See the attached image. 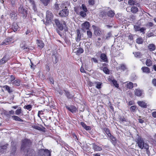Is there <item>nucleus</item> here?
I'll use <instances>...</instances> for the list:
<instances>
[{
  "label": "nucleus",
  "mask_w": 156,
  "mask_h": 156,
  "mask_svg": "<svg viewBox=\"0 0 156 156\" xmlns=\"http://www.w3.org/2000/svg\"><path fill=\"white\" fill-rule=\"evenodd\" d=\"M101 59L104 62H107L108 61V59L106 55L104 53L101 54L100 56Z\"/></svg>",
  "instance_id": "obj_16"
},
{
  "label": "nucleus",
  "mask_w": 156,
  "mask_h": 156,
  "mask_svg": "<svg viewBox=\"0 0 156 156\" xmlns=\"http://www.w3.org/2000/svg\"><path fill=\"white\" fill-rule=\"evenodd\" d=\"M83 50L81 48H77L76 51H75L74 52L76 53L77 54H80L83 53Z\"/></svg>",
  "instance_id": "obj_33"
},
{
  "label": "nucleus",
  "mask_w": 156,
  "mask_h": 156,
  "mask_svg": "<svg viewBox=\"0 0 156 156\" xmlns=\"http://www.w3.org/2000/svg\"><path fill=\"white\" fill-rule=\"evenodd\" d=\"M152 116L154 118H156V112H154L152 113Z\"/></svg>",
  "instance_id": "obj_64"
},
{
  "label": "nucleus",
  "mask_w": 156,
  "mask_h": 156,
  "mask_svg": "<svg viewBox=\"0 0 156 156\" xmlns=\"http://www.w3.org/2000/svg\"><path fill=\"white\" fill-rule=\"evenodd\" d=\"M19 12L21 13L25 14L26 13L27 11L25 9H24L22 6H20L19 8Z\"/></svg>",
  "instance_id": "obj_27"
},
{
  "label": "nucleus",
  "mask_w": 156,
  "mask_h": 156,
  "mask_svg": "<svg viewBox=\"0 0 156 156\" xmlns=\"http://www.w3.org/2000/svg\"><path fill=\"white\" fill-rule=\"evenodd\" d=\"M110 139L112 140V143L115 145L116 143V139L112 135L109 137Z\"/></svg>",
  "instance_id": "obj_32"
},
{
  "label": "nucleus",
  "mask_w": 156,
  "mask_h": 156,
  "mask_svg": "<svg viewBox=\"0 0 156 156\" xmlns=\"http://www.w3.org/2000/svg\"><path fill=\"white\" fill-rule=\"evenodd\" d=\"M106 13L107 16L110 17H113L115 14L114 12L112 10H109L108 11V12H106Z\"/></svg>",
  "instance_id": "obj_17"
},
{
  "label": "nucleus",
  "mask_w": 156,
  "mask_h": 156,
  "mask_svg": "<svg viewBox=\"0 0 156 156\" xmlns=\"http://www.w3.org/2000/svg\"><path fill=\"white\" fill-rule=\"evenodd\" d=\"M53 17V14L51 11H47L46 13V20L47 23H49L52 20Z\"/></svg>",
  "instance_id": "obj_4"
},
{
  "label": "nucleus",
  "mask_w": 156,
  "mask_h": 156,
  "mask_svg": "<svg viewBox=\"0 0 156 156\" xmlns=\"http://www.w3.org/2000/svg\"><path fill=\"white\" fill-rule=\"evenodd\" d=\"M153 64L152 61L150 59H147L146 61V65L147 66H151Z\"/></svg>",
  "instance_id": "obj_25"
},
{
  "label": "nucleus",
  "mask_w": 156,
  "mask_h": 156,
  "mask_svg": "<svg viewBox=\"0 0 156 156\" xmlns=\"http://www.w3.org/2000/svg\"><path fill=\"white\" fill-rule=\"evenodd\" d=\"M30 2V4L32 5H33L34 6V1L33 0H28Z\"/></svg>",
  "instance_id": "obj_62"
},
{
  "label": "nucleus",
  "mask_w": 156,
  "mask_h": 156,
  "mask_svg": "<svg viewBox=\"0 0 156 156\" xmlns=\"http://www.w3.org/2000/svg\"><path fill=\"white\" fill-rule=\"evenodd\" d=\"M11 39L6 38L1 43V45H5L8 44L11 42Z\"/></svg>",
  "instance_id": "obj_20"
},
{
  "label": "nucleus",
  "mask_w": 156,
  "mask_h": 156,
  "mask_svg": "<svg viewBox=\"0 0 156 156\" xmlns=\"http://www.w3.org/2000/svg\"><path fill=\"white\" fill-rule=\"evenodd\" d=\"M128 39H129L131 41L133 40V35L130 34L128 37Z\"/></svg>",
  "instance_id": "obj_58"
},
{
  "label": "nucleus",
  "mask_w": 156,
  "mask_h": 156,
  "mask_svg": "<svg viewBox=\"0 0 156 156\" xmlns=\"http://www.w3.org/2000/svg\"><path fill=\"white\" fill-rule=\"evenodd\" d=\"M82 29L83 30L88 29L90 27V23L86 21L82 23L81 25Z\"/></svg>",
  "instance_id": "obj_10"
},
{
  "label": "nucleus",
  "mask_w": 156,
  "mask_h": 156,
  "mask_svg": "<svg viewBox=\"0 0 156 156\" xmlns=\"http://www.w3.org/2000/svg\"><path fill=\"white\" fill-rule=\"evenodd\" d=\"M38 46L40 48H42L44 46V44L42 41L37 40Z\"/></svg>",
  "instance_id": "obj_22"
},
{
  "label": "nucleus",
  "mask_w": 156,
  "mask_h": 156,
  "mask_svg": "<svg viewBox=\"0 0 156 156\" xmlns=\"http://www.w3.org/2000/svg\"><path fill=\"white\" fill-rule=\"evenodd\" d=\"M148 49L151 51H154L156 49L155 45L153 44H149L148 46Z\"/></svg>",
  "instance_id": "obj_15"
},
{
  "label": "nucleus",
  "mask_w": 156,
  "mask_h": 156,
  "mask_svg": "<svg viewBox=\"0 0 156 156\" xmlns=\"http://www.w3.org/2000/svg\"><path fill=\"white\" fill-rule=\"evenodd\" d=\"M153 25V23L151 22H149L147 24V26L149 27H152Z\"/></svg>",
  "instance_id": "obj_57"
},
{
  "label": "nucleus",
  "mask_w": 156,
  "mask_h": 156,
  "mask_svg": "<svg viewBox=\"0 0 156 156\" xmlns=\"http://www.w3.org/2000/svg\"><path fill=\"white\" fill-rule=\"evenodd\" d=\"M91 61H93L94 63H98V61L97 59L95 58H91Z\"/></svg>",
  "instance_id": "obj_59"
},
{
  "label": "nucleus",
  "mask_w": 156,
  "mask_h": 156,
  "mask_svg": "<svg viewBox=\"0 0 156 156\" xmlns=\"http://www.w3.org/2000/svg\"><path fill=\"white\" fill-rule=\"evenodd\" d=\"M55 8L57 10H59L60 9V4H58L57 3H55Z\"/></svg>",
  "instance_id": "obj_49"
},
{
  "label": "nucleus",
  "mask_w": 156,
  "mask_h": 156,
  "mask_svg": "<svg viewBox=\"0 0 156 156\" xmlns=\"http://www.w3.org/2000/svg\"><path fill=\"white\" fill-rule=\"evenodd\" d=\"M146 30V28H145L142 27L140 28L139 31L141 33H142L143 34H144L145 33L144 31Z\"/></svg>",
  "instance_id": "obj_52"
},
{
  "label": "nucleus",
  "mask_w": 156,
  "mask_h": 156,
  "mask_svg": "<svg viewBox=\"0 0 156 156\" xmlns=\"http://www.w3.org/2000/svg\"><path fill=\"white\" fill-rule=\"evenodd\" d=\"M88 3L90 5H93L94 4V0H88Z\"/></svg>",
  "instance_id": "obj_50"
},
{
  "label": "nucleus",
  "mask_w": 156,
  "mask_h": 156,
  "mask_svg": "<svg viewBox=\"0 0 156 156\" xmlns=\"http://www.w3.org/2000/svg\"><path fill=\"white\" fill-rule=\"evenodd\" d=\"M65 92V94L68 98L71 99L73 98L74 96V94L72 93H70L69 92L66 91V90H64Z\"/></svg>",
  "instance_id": "obj_9"
},
{
  "label": "nucleus",
  "mask_w": 156,
  "mask_h": 156,
  "mask_svg": "<svg viewBox=\"0 0 156 156\" xmlns=\"http://www.w3.org/2000/svg\"><path fill=\"white\" fill-rule=\"evenodd\" d=\"M3 87L5 88L9 93H11L12 92V90L10 89V87L7 85Z\"/></svg>",
  "instance_id": "obj_37"
},
{
  "label": "nucleus",
  "mask_w": 156,
  "mask_h": 156,
  "mask_svg": "<svg viewBox=\"0 0 156 156\" xmlns=\"http://www.w3.org/2000/svg\"><path fill=\"white\" fill-rule=\"evenodd\" d=\"M143 42V40L141 38H139L136 40V42L139 44H141Z\"/></svg>",
  "instance_id": "obj_42"
},
{
  "label": "nucleus",
  "mask_w": 156,
  "mask_h": 156,
  "mask_svg": "<svg viewBox=\"0 0 156 156\" xmlns=\"http://www.w3.org/2000/svg\"><path fill=\"white\" fill-rule=\"evenodd\" d=\"M27 152V153L24 156H34V154L32 150H28L27 151H25V152Z\"/></svg>",
  "instance_id": "obj_29"
},
{
  "label": "nucleus",
  "mask_w": 156,
  "mask_h": 156,
  "mask_svg": "<svg viewBox=\"0 0 156 156\" xmlns=\"http://www.w3.org/2000/svg\"><path fill=\"white\" fill-rule=\"evenodd\" d=\"M94 33L96 35L99 36L101 33V31L99 30H95L94 31Z\"/></svg>",
  "instance_id": "obj_51"
},
{
  "label": "nucleus",
  "mask_w": 156,
  "mask_h": 156,
  "mask_svg": "<svg viewBox=\"0 0 156 156\" xmlns=\"http://www.w3.org/2000/svg\"><path fill=\"white\" fill-rule=\"evenodd\" d=\"M117 70H121L124 71L127 70V68L126 65L124 64H121L119 66L116 67Z\"/></svg>",
  "instance_id": "obj_6"
},
{
  "label": "nucleus",
  "mask_w": 156,
  "mask_h": 156,
  "mask_svg": "<svg viewBox=\"0 0 156 156\" xmlns=\"http://www.w3.org/2000/svg\"><path fill=\"white\" fill-rule=\"evenodd\" d=\"M94 86L98 89H100L101 88V86L102 83L99 82H94Z\"/></svg>",
  "instance_id": "obj_24"
},
{
  "label": "nucleus",
  "mask_w": 156,
  "mask_h": 156,
  "mask_svg": "<svg viewBox=\"0 0 156 156\" xmlns=\"http://www.w3.org/2000/svg\"><path fill=\"white\" fill-rule=\"evenodd\" d=\"M84 129L87 130H90L91 129V128L90 126H86L84 128Z\"/></svg>",
  "instance_id": "obj_63"
},
{
  "label": "nucleus",
  "mask_w": 156,
  "mask_h": 156,
  "mask_svg": "<svg viewBox=\"0 0 156 156\" xmlns=\"http://www.w3.org/2000/svg\"><path fill=\"white\" fill-rule=\"evenodd\" d=\"M133 85L132 82H129L127 83V87L129 89H131L133 87Z\"/></svg>",
  "instance_id": "obj_39"
},
{
  "label": "nucleus",
  "mask_w": 156,
  "mask_h": 156,
  "mask_svg": "<svg viewBox=\"0 0 156 156\" xmlns=\"http://www.w3.org/2000/svg\"><path fill=\"white\" fill-rule=\"evenodd\" d=\"M87 34L88 37L89 38H91L92 36V33L90 31H87Z\"/></svg>",
  "instance_id": "obj_53"
},
{
  "label": "nucleus",
  "mask_w": 156,
  "mask_h": 156,
  "mask_svg": "<svg viewBox=\"0 0 156 156\" xmlns=\"http://www.w3.org/2000/svg\"><path fill=\"white\" fill-rule=\"evenodd\" d=\"M55 21L57 26L60 25V23L58 20L56 19L55 20Z\"/></svg>",
  "instance_id": "obj_56"
},
{
  "label": "nucleus",
  "mask_w": 156,
  "mask_h": 156,
  "mask_svg": "<svg viewBox=\"0 0 156 156\" xmlns=\"http://www.w3.org/2000/svg\"><path fill=\"white\" fill-rule=\"evenodd\" d=\"M80 124L84 129L85 127L86 126H87L86 124L83 122H81Z\"/></svg>",
  "instance_id": "obj_61"
},
{
  "label": "nucleus",
  "mask_w": 156,
  "mask_h": 156,
  "mask_svg": "<svg viewBox=\"0 0 156 156\" xmlns=\"http://www.w3.org/2000/svg\"><path fill=\"white\" fill-rule=\"evenodd\" d=\"M154 36V34L153 33L151 32H148L147 34V37H153Z\"/></svg>",
  "instance_id": "obj_44"
},
{
  "label": "nucleus",
  "mask_w": 156,
  "mask_h": 156,
  "mask_svg": "<svg viewBox=\"0 0 156 156\" xmlns=\"http://www.w3.org/2000/svg\"><path fill=\"white\" fill-rule=\"evenodd\" d=\"M8 60L6 56H5L0 60V65L3 64L5 63Z\"/></svg>",
  "instance_id": "obj_26"
},
{
  "label": "nucleus",
  "mask_w": 156,
  "mask_h": 156,
  "mask_svg": "<svg viewBox=\"0 0 156 156\" xmlns=\"http://www.w3.org/2000/svg\"><path fill=\"white\" fill-rule=\"evenodd\" d=\"M52 58L53 59H55V61H54V62L55 63H57L58 61V56L56 54H53L52 55Z\"/></svg>",
  "instance_id": "obj_31"
},
{
  "label": "nucleus",
  "mask_w": 156,
  "mask_h": 156,
  "mask_svg": "<svg viewBox=\"0 0 156 156\" xmlns=\"http://www.w3.org/2000/svg\"><path fill=\"white\" fill-rule=\"evenodd\" d=\"M44 5L46 6L50 2V0H42L41 1Z\"/></svg>",
  "instance_id": "obj_35"
},
{
  "label": "nucleus",
  "mask_w": 156,
  "mask_h": 156,
  "mask_svg": "<svg viewBox=\"0 0 156 156\" xmlns=\"http://www.w3.org/2000/svg\"><path fill=\"white\" fill-rule=\"evenodd\" d=\"M136 107L135 106H133L130 107V110L131 111L134 112L136 109Z\"/></svg>",
  "instance_id": "obj_54"
},
{
  "label": "nucleus",
  "mask_w": 156,
  "mask_h": 156,
  "mask_svg": "<svg viewBox=\"0 0 156 156\" xmlns=\"http://www.w3.org/2000/svg\"><path fill=\"white\" fill-rule=\"evenodd\" d=\"M76 35L77 36L76 37V41L78 42L80 41L81 38V35L80 31V30L78 29H77L76 30Z\"/></svg>",
  "instance_id": "obj_14"
},
{
  "label": "nucleus",
  "mask_w": 156,
  "mask_h": 156,
  "mask_svg": "<svg viewBox=\"0 0 156 156\" xmlns=\"http://www.w3.org/2000/svg\"><path fill=\"white\" fill-rule=\"evenodd\" d=\"M119 121L122 124H124L125 122H126V119L123 117H121L119 118Z\"/></svg>",
  "instance_id": "obj_38"
},
{
  "label": "nucleus",
  "mask_w": 156,
  "mask_h": 156,
  "mask_svg": "<svg viewBox=\"0 0 156 156\" xmlns=\"http://www.w3.org/2000/svg\"><path fill=\"white\" fill-rule=\"evenodd\" d=\"M127 1L128 0H125V2H127ZM128 3L129 5H135L136 6H139L140 5L135 0H128Z\"/></svg>",
  "instance_id": "obj_7"
},
{
  "label": "nucleus",
  "mask_w": 156,
  "mask_h": 156,
  "mask_svg": "<svg viewBox=\"0 0 156 156\" xmlns=\"http://www.w3.org/2000/svg\"><path fill=\"white\" fill-rule=\"evenodd\" d=\"M20 80H16L13 82V84L14 85L18 86L20 85Z\"/></svg>",
  "instance_id": "obj_40"
},
{
  "label": "nucleus",
  "mask_w": 156,
  "mask_h": 156,
  "mask_svg": "<svg viewBox=\"0 0 156 156\" xmlns=\"http://www.w3.org/2000/svg\"><path fill=\"white\" fill-rule=\"evenodd\" d=\"M100 69L101 70H103V71L104 73L106 74H109V70L107 68V67H100Z\"/></svg>",
  "instance_id": "obj_28"
},
{
  "label": "nucleus",
  "mask_w": 156,
  "mask_h": 156,
  "mask_svg": "<svg viewBox=\"0 0 156 156\" xmlns=\"http://www.w3.org/2000/svg\"><path fill=\"white\" fill-rule=\"evenodd\" d=\"M114 85L116 87L118 88L119 87V84L117 83V81L115 80H113L112 81Z\"/></svg>",
  "instance_id": "obj_43"
},
{
  "label": "nucleus",
  "mask_w": 156,
  "mask_h": 156,
  "mask_svg": "<svg viewBox=\"0 0 156 156\" xmlns=\"http://www.w3.org/2000/svg\"><path fill=\"white\" fill-rule=\"evenodd\" d=\"M131 11L133 13H136L138 11V9L136 6H133L131 8Z\"/></svg>",
  "instance_id": "obj_30"
},
{
  "label": "nucleus",
  "mask_w": 156,
  "mask_h": 156,
  "mask_svg": "<svg viewBox=\"0 0 156 156\" xmlns=\"http://www.w3.org/2000/svg\"><path fill=\"white\" fill-rule=\"evenodd\" d=\"M19 27L16 23H13L12 24V28L14 31L15 32L17 31V30L19 29Z\"/></svg>",
  "instance_id": "obj_13"
},
{
  "label": "nucleus",
  "mask_w": 156,
  "mask_h": 156,
  "mask_svg": "<svg viewBox=\"0 0 156 156\" xmlns=\"http://www.w3.org/2000/svg\"><path fill=\"white\" fill-rule=\"evenodd\" d=\"M57 26L60 30H63L64 27H66V23L63 21L61 22V23L60 24V25Z\"/></svg>",
  "instance_id": "obj_12"
},
{
  "label": "nucleus",
  "mask_w": 156,
  "mask_h": 156,
  "mask_svg": "<svg viewBox=\"0 0 156 156\" xmlns=\"http://www.w3.org/2000/svg\"><path fill=\"white\" fill-rule=\"evenodd\" d=\"M82 9L84 12H87V9L86 8V6L82 4L81 7Z\"/></svg>",
  "instance_id": "obj_47"
},
{
  "label": "nucleus",
  "mask_w": 156,
  "mask_h": 156,
  "mask_svg": "<svg viewBox=\"0 0 156 156\" xmlns=\"http://www.w3.org/2000/svg\"><path fill=\"white\" fill-rule=\"evenodd\" d=\"M51 152L48 149H41L39 150L37 156H51Z\"/></svg>",
  "instance_id": "obj_3"
},
{
  "label": "nucleus",
  "mask_w": 156,
  "mask_h": 156,
  "mask_svg": "<svg viewBox=\"0 0 156 156\" xmlns=\"http://www.w3.org/2000/svg\"><path fill=\"white\" fill-rule=\"evenodd\" d=\"M21 113L22 114V115H23L22 110L20 108L18 109L15 111V114L17 115H20Z\"/></svg>",
  "instance_id": "obj_34"
},
{
  "label": "nucleus",
  "mask_w": 156,
  "mask_h": 156,
  "mask_svg": "<svg viewBox=\"0 0 156 156\" xmlns=\"http://www.w3.org/2000/svg\"><path fill=\"white\" fill-rule=\"evenodd\" d=\"M135 94L137 96L140 97L141 96L142 94V91L140 89H137L135 90Z\"/></svg>",
  "instance_id": "obj_19"
},
{
  "label": "nucleus",
  "mask_w": 156,
  "mask_h": 156,
  "mask_svg": "<svg viewBox=\"0 0 156 156\" xmlns=\"http://www.w3.org/2000/svg\"><path fill=\"white\" fill-rule=\"evenodd\" d=\"M134 55L135 57L138 58H140L141 56V55L140 52H135Z\"/></svg>",
  "instance_id": "obj_45"
},
{
  "label": "nucleus",
  "mask_w": 156,
  "mask_h": 156,
  "mask_svg": "<svg viewBox=\"0 0 156 156\" xmlns=\"http://www.w3.org/2000/svg\"><path fill=\"white\" fill-rule=\"evenodd\" d=\"M66 107L68 110L73 113L76 112V108L73 105H71L70 107L66 106Z\"/></svg>",
  "instance_id": "obj_8"
},
{
  "label": "nucleus",
  "mask_w": 156,
  "mask_h": 156,
  "mask_svg": "<svg viewBox=\"0 0 156 156\" xmlns=\"http://www.w3.org/2000/svg\"><path fill=\"white\" fill-rule=\"evenodd\" d=\"M93 149L95 151H101L102 150V148L96 145L95 144H92Z\"/></svg>",
  "instance_id": "obj_11"
},
{
  "label": "nucleus",
  "mask_w": 156,
  "mask_h": 156,
  "mask_svg": "<svg viewBox=\"0 0 156 156\" xmlns=\"http://www.w3.org/2000/svg\"><path fill=\"white\" fill-rule=\"evenodd\" d=\"M137 103L138 105L142 107L145 108L147 107V104L144 101H139Z\"/></svg>",
  "instance_id": "obj_21"
},
{
  "label": "nucleus",
  "mask_w": 156,
  "mask_h": 156,
  "mask_svg": "<svg viewBox=\"0 0 156 156\" xmlns=\"http://www.w3.org/2000/svg\"><path fill=\"white\" fill-rule=\"evenodd\" d=\"M141 70L144 73H149L150 72V69L148 67L146 66L142 67Z\"/></svg>",
  "instance_id": "obj_18"
},
{
  "label": "nucleus",
  "mask_w": 156,
  "mask_h": 156,
  "mask_svg": "<svg viewBox=\"0 0 156 156\" xmlns=\"http://www.w3.org/2000/svg\"><path fill=\"white\" fill-rule=\"evenodd\" d=\"M140 27L138 25H134V28L135 31H139L140 30Z\"/></svg>",
  "instance_id": "obj_46"
},
{
  "label": "nucleus",
  "mask_w": 156,
  "mask_h": 156,
  "mask_svg": "<svg viewBox=\"0 0 156 156\" xmlns=\"http://www.w3.org/2000/svg\"><path fill=\"white\" fill-rule=\"evenodd\" d=\"M86 12L81 11L80 12V14L81 16L84 18L87 16Z\"/></svg>",
  "instance_id": "obj_41"
},
{
  "label": "nucleus",
  "mask_w": 156,
  "mask_h": 156,
  "mask_svg": "<svg viewBox=\"0 0 156 156\" xmlns=\"http://www.w3.org/2000/svg\"><path fill=\"white\" fill-rule=\"evenodd\" d=\"M68 14L69 10L66 7H65V9L61 11L59 13V15L62 17H66L68 16Z\"/></svg>",
  "instance_id": "obj_5"
},
{
  "label": "nucleus",
  "mask_w": 156,
  "mask_h": 156,
  "mask_svg": "<svg viewBox=\"0 0 156 156\" xmlns=\"http://www.w3.org/2000/svg\"><path fill=\"white\" fill-rule=\"evenodd\" d=\"M32 142L29 139L25 138L22 140L20 147L21 150L25 153V151L29 150V148Z\"/></svg>",
  "instance_id": "obj_1"
},
{
  "label": "nucleus",
  "mask_w": 156,
  "mask_h": 156,
  "mask_svg": "<svg viewBox=\"0 0 156 156\" xmlns=\"http://www.w3.org/2000/svg\"><path fill=\"white\" fill-rule=\"evenodd\" d=\"M152 83L154 86H156V79H153L152 80Z\"/></svg>",
  "instance_id": "obj_60"
},
{
  "label": "nucleus",
  "mask_w": 156,
  "mask_h": 156,
  "mask_svg": "<svg viewBox=\"0 0 156 156\" xmlns=\"http://www.w3.org/2000/svg\"><path fill=\"white\" fill-rule=\"evenodd\" d=\"M136 141L140 148L141 149L144 148L146 149L147 152L148 151L149 146L147 143H144L143 139L141 137L138 136L136 139Z\"/></svg>",
  "instance_id": "obj_2"
},
{
  "label": "nucleus",
  "mask_w": 156,
  "mask_h": 156,
  "mask_svg": "<svg viewBox=\"0 0 156 156\" xmlns=\"http://www.w3.org/2000/svg\"><path fill=\"white\" fill-rule=\"evenodd\" d=\"M24 108L30 111L31 108H32V105H29L24 106Z\"/></svg>",
  "instance_id": "obj_48"
},
{
  "label": "nucleus",
  "mask_w": 156,
  "mask_h": 156,
  "mask_svg": "<svg viewBox=\"0 0 156 156\" xmlns=\"http://www.w3.org/2000/svg\"><path fill=\"white\" fill-rule=\"evenodd\" d=\"M104 130L108 137H109L111 135V134L110 133V130L108 129L107 128H105Z\"/></svg>",
  "instance_id": "obj_36"
},
{
  "label": "nucleus",
  "mask_w": 156,
  "mask_h": 156,
  "mask_svg": "<svg viewBox=\"0 0 156 156\" xmlns=\"http://www.w3.org/2000/svg\"><path fill=\"white\" fill-rule=\"evenodd\" d=\"M12 118L13 119L16 121L23 122V121L22 119H21L19 117L17 116L13 115L12 116Z\"/></svg>",
  "instance_id": "obj_23"
},
{
  "label": "nucleus",
  "mask_w": 156,
  "mask_h": 156,
  "mask_svg": "<svg viewBox=\"0 0 156 156\" xmlns=\"http://www.w3.org/2000/svg\"><path fill=\"white\" fill-rule=\"evenodd\" d=\"M33 128L34 129H37V130H42L41 128L37 126H34L33 127Z\"/></svg>",
  "instance_id": "obj_55"
}]
</instances>
